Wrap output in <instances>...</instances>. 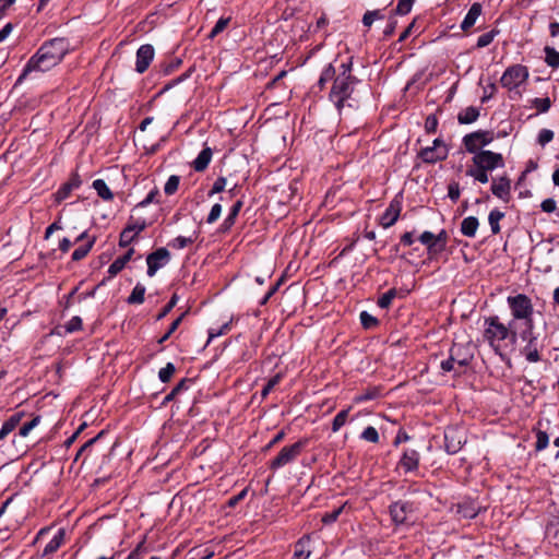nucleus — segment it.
<instances>
[{"label": "nucleus", "mask_w": 559, "mask_h": 559, "mask_svg": "<svg viewBox=\"0 0 559 559\" xmlns=\"http://www.w3.org/2000/svg\"><path fill=\"white\" fill-rule=\"evenodd\" d=\"M353 61L352 58L346 62H342L336 74L335 68L329 63L321 72L318 81V86L323 90L325 84L333 80V84L329 94L330 100L334 104L338 111H341L345 103L352 98L355 86L359 80L352 74Z\"/></svg>", "instance_id": "1"}, {"label": "nucleus", "mask_w": 559, "mask_h": 559, "mask_svg": "<svg viewBox=\"0 0 559 559\" xmlns=\"http://www.w3.org/2000/svg\"><path fill=\"white\" fill-rule=\"evenodd\" d=\"M70 50V44L66 38L57 37L45 41L25 64L19 81L28 73L45 72L59 64Z\"/></svg>", "instance_id": "2"}, {"label": "nucleus", "mask_w": 559, "mask_h": 559, "mask_svg": "<svg viewBox=\"0 0 559 559\" xmlns=\"http://www.w3.org/2000/svg\"><path fill=\"white\" fill-rule=\"evenodd\" d=\"M513 324L510 322L508 325L502 323L497 316L485 318L484 320V340L495 350L496 354L502 356V353L510 344H514L516 340V332L512 330Z\"/></svg>", "instance_id": "3"}, {"label": "nucleus", "mask_w": 559, "mask_h": 559, "mask_svg": "<svg viewBox=\"0 0 559 559\" xmlns=\"http://www.w3.org/2000/svg\"><path fill=\"white\" fill-rule=\"evenodd\" d=\"M507 304L511 311L512 324H514L515 321H523L525 329H534V306L527 295L518 294L515 296H509Z\"/></svg>", "instance_id": "4"}, {"label": "nucleus", "mask_w": 559, "mask_h": 559, "mask_svg": "<svg viewBox=\"0 0 559 559\" xmlns=\"http://www.w3.org/2000/svg\"><path fill=\"white\" fill-rule=\"evenodd\" d=\"M307 444L308 440L305 439L284 447L277 456L270 462V468L276 471L294 462L301 454Z\"/></svg>", "instance_id": "5"}, {"label": "nucleus", "mask_w": 559, "mask_h": 559, "mask_svg": "<svg viewBox=\"0 0 559 559\" xmlns=\"http://www.w3.org/2000/svg\"><path fill=\"white\" fill-rule=\"evenodd\" d=\"M528 79V70L525 66L514 64L509 67L502 74L500 83L509 91L518 88Z\"/></svg>", "instance_id": "6"}, {"label": "nucleus", "mask_w": 559, "mask_h": 559, "mask_svg": "<svg viewBox=\"0 0 559 559\" xmlns=\"http://www.w3.org/2000/svg\"><path fill=\"white\" fill-rule=\"evenodd\" d=\"M473 165L481 170L493 171L503 168L506 163L502 154L492 151H479L473 156Z\"/></svg>", "instance_id": "7"}, {"label": "nucleus", "mask_w": 559, "mask_h": 559, "mask_svg": "<svg viewBox=\"0 0 559 559\" xmlns=\"http://www.w3.org/2000/svg\"><path fill=\"white\" fill-rule=\"evenodd\" d=\"M449 155V148L441 139H435L431 146L420 150L418 156L424 163L435 164L444 160Z\"/></svg>", "instance_id": "8"}, {"label": "nucleus", "mask_w": 559, "mask_h": 559, "mask_svg": "<svg viewBox=\"0 0 559 559\" xmlns=\"http://www.w3.org/2000/svg\"><path fill=\"white\" fill-rule=\"evenodd\" d=\"M493 140V135L490 131L478 130L466 134L463 138V144L468 153L474 155L481 151L480 148L490 144Z\"/></svg>", "instance_id": "9"}, {"label": "nucleus", "mask_w": 559, "mask_h": 559, "mask_svg": "<svg viewBox=\"0 0 559 559\" xmlns=\"http://www.w3.org/2000/svg\"><path fill=\"white\" fill-rule=\"evenodd\" d=\"M534 329H525L520 337L526 342L524 347L521 349V354L525 357L528 362H538L540 360L537 336L533 332Z\"/></svg>", "instance_id": "10"}, {"label": "nucleus", "mask_w": 559, "mask_h": 559, "mask_svg": "<svg viewBox=\"0 0 559 559\" xmlns=\"http://www.w3.org/2000/svg\"><path fill=\"white\" fill-rule=\"evenodd\" d=\"M415 510L414 503L400 500L390 506V515L396 525H401L408 522Z\"/></svg>", "instance_id": "11"}, {"label": "nucleus", "mask_w": 559, "mask_h": 559, "mask_svg": "<svg viewBox=\"0 0 559 559\" xmlns=\"http://www.w3.org/2000/svg\"><path fill=\"white\" fill-rule=\"evenodd\" d=\"M170 261V253L166 248H158L146 257L147 275L153 277L156 272Z\"/></svg>", "instance_id": "12"}, {"label": "nucleus", "mask_w": 559, "mask_h": 559, "mask_svg": "<svg viewBox=\"0 0 559 559\" xmlns=\"http://www.w3.org/2000/svg\"><path fill=\"white\" fill-rule=\"evenodd\" d=\"M463 443H465V438L463 436L462 430L455 427H448L444 431V449L449 454L457 453Z\"/></svg>", "instance_id": "13"}, {"label": "nucleus", "mask_w": 559, "mask_h": 559, "mask_svg": "<svg viewBox=\"0 0 559 559\" xmlns=\"http://www.w3.org/2000/svg\"><path fill=\"white\" fill-rule=\"evenodd\" d=\"M491 192L500 200L508 202L511 197V181L507 176L495 178L491 182Z\"/></svg>", "instance_id": "14"}, {"label": "nucleus", "mask_w": 559, "mask_h": 559, "mask_svg": "<svg viewBox=\"0 0 559 559\" xmlns=\"http://www.w3.org/2000/svg\"><path fill=\"white\" fill-rule=\"evenodd\" d=\"M154 58V48L152 45H142L136 51L135 70L139 73H143L150 67Z\"/></svg>", "instance_id": "15"}, {"label": "nucleus", "mask_w": 559, "mask_h": 559, "mask_svg": "<svg viewBox=\"0 0 559 559\" xmlns=\"http://www.w3.org/2000/svg\"><path fill=\"white\" fill-rule=\"evenodd\" d=\"M401 213V203L396 200H393L390 205L386 207L384 213L380 217V225L383 228H389L393 226L399 219Z\"/></svg>", "instance_id": "16"}, {"label": "nucleus", "mask_w": 559, "mask_h": 559, "mask_svg": "<svg viewBox=\"0 0 559 559\" xmlns=\"http://www.w3.org/2000/svg\"><path fill=\"white\" fill-rule=\"evenodd\" d=\"M419 453L414 449H406L403 452V455L400 460V467L403 468L406 473L414 472L418 468L419 465Z\"/></svg>", "instance_id": "17"}, {"label": "nucleus", "mask_w": 559, "mask_h": 559, "mask_svg": "<svg viewBox=\"0 0 559 559\" xmlns=\"http://www.w3.org/2000/svg\"><path fill=\"white\" fill-rule=\"evenodd\" d=\"M481 12V4L478 2L473 3L461 23L462 31L466 32L472 28L475 25L477 19L480 16Z\"/></svg>", "instance_id": "18"}, {"label": "nucleus", "mask_w": 559, "mask_h": 559, "mask_svg": "<svg viewBox=\"0 0 559 559\" xmlns=\"http://www.w3.org/2000/svg\"><path fill=\"white\" fill-rule=\"evenodd\" d=\"M133 253L134 249L130 248L122 257L117 258L108 267V276L115 277L120 273L124 269L126 264L131 260Z\"/></svg>", "instance_id": "19"}, {"label": "nucleus", "mask_w": 559, "mask_h": 559, "mask_svg": "<svg viewBox=\"0 0 559 559\" xmlns=\"http://www.w3.org/2000/svg\"><path fill=\"white\" fill-rule=\"evenodd\" d=\"M24 417L23 412H17L10 416L3 424L0 429V441H2L10 432H12L17 425L21 423Z\"/></svg>", "instance_id": "20"}, {"label": "nucleus", "mask_w": 559, "mask_h": 559, "mask_svg": "<svg viewBox=\"0 0 559 559\" xmlns=\"http://www.w3.org/2000/svg\"><path fill=\"white\" fill-rule=\"evenodd\" d=\"M212 150L210 147H204L193 160L192 166L195 171H203L207 168L209 164L212 160Z\"/></svg>", "instance_id": "21"}, {"label": "nucleus", "mask_w": 559, "mask_h": 559, "mask_svg": "<svg viewBox=\"0 0 559 559\" xmlns=\"http://www.w3.org/2000/svg\"><path fill=\"white\" fill-rule=\"evenodd\" d=\"M64 536H66L64 530L63 528L58 530V532L53 535V537L50 539V542L45 546V548L43 550V556H48V555L56 552L60 548V546L63 544Z\"/></svg>", "instance_id": "22"}, {"label": "nucleus", "mask_w": 559, "mask_h": 559, "mask_svg": "<svg viewBox=\"0 0 559 559\" xmlns=\"http://www.w3.org/2000/svg\"><path fill=\"white\" fill-rule=\"evenodd\" d=\"M479 222L475 216H467L461 223V233L469 238L475 237Z\"/></svg>", "instance_id": "23"}, {"label": "nucleus", "mask_w": 559, "mask_h": 559, "mask_svg": "<svg viewBox=\"0 0 559 559\" xmlns=\"http://www.w3.org/2000/svg\"><path fill=\"white\" fill-rule=\"evenodd\" d=\"M478 117L479 109L474 106H469L459 112L457 121L461 124H469L475 122L478 119Z\"/></svg>", "instance_id": "24"}, {"label": "nucleus", "mask_w": 559, "mask_h": 559, "mask_svg": "<svg viewBox=\"0 0 559 559\" xmlns=\"http://www.w3.org/2000/svg\"><path fill=\"white\" fill-rule=\"evenodd\" d=\"M310 554L311 550L309 537L300 538L295 546L294 559H308Z\"/></svg>", "instance_id": "25"}, {"label": "nucleus", "mask_w": 559, "mask_h": 559, "mask_svg": "<svg viewBox=\"0 0 559 559\" xmlns=\"http://www.w3.org/2000/svg\"><path fill=\"white\" fill-rule=\"evenodd\" d=\"M461 350H462V347L459 345H453L451 347L449 358L441 362V369L444 372H450V371L459 372L454 360L456 359L457 352H461Z\"/></svg>", "instance_id": "26"}, {"label": "nucleus", "mask_w": 559, "mask_h": 559, "mask_svg": "<svg viewBox=\"0 0 559 559\" xmlns=\"http://www.w3.org/2000/svg\"><path fill=\"white\" fill-rule=\"evenodd\" d=\"M419 241L427 247V250L430 254H437L440 252V248H437L435 234H432L431 231H424L419 236Z\"/></svg>", "instance_id": "27"}, {"label": "nucleus", "mask_w": 559, "mask_h": 559, "mask_svg": "<svg viewBox=\"0 0 559 559\" xmlns=\"http://www.w3.org/2000/svg\"><path fill=\"white\" fill-rule=\"evenodd\" d=\"M93 188L97 192L98 197L102 198L105 201H110L114 198V194L105 180L103 179H96L92 183Z\"/></svg>", "instance_id": "28"}, {"label": "nucleus", "mask_w": 559, "mask_h": 559, "mask_svg": "<svg viewBox=\"0 0 559 559\" xmlns=\"http://www.w3.org/2000/svg\"><path fill=\"white\" fill-rule=\"evenodd\" d=\"M146 288L143 284L138 283L131 294L129 295L127 301L130 305H141L144 302V296H145Z\"/></svg>", "instance_id": "29"}, {"label": "nucleus", "mask_w": 559, "mask_h": 559, "mask_svg": "<svg viewBox=\"0 0 559 559\" xmlns=\"http://www.w3.org/2000/svg\"><path fill=\"white\" fill-rule=\"evenodd\" d=\"M94 243H95V237H92L84 245L78 247L72 252V257H71L72 261H80V260L84 259L88 254V252L92 250Z\"/></svg>", "instance_id": "30"}, {"label": "nucleus", "mask_w": 559, "mask_h": 559, "mask_svg": "<svg viewBox=\"0 0 559 559\" xmlns=\"http://www.w3.org/2000/svg\"><path fill=\"white\" fill-rule=\"evenodd\" d=\"M504 217V213L499 211L498 209L491 210L488 215V222L490 225L491 233L493 235L500 233L499 222Z\"/></svg>", "instance_id": "31"}, {"label": "nucleus", "mask_w": 559, "mask_h": 559, "mask_svg": "<svg viewBox=\"0 0 559 559\" xmlns=\"http://www.w3.org/2000/svg\"><path fill=\"white\" fill-rule=\"evenodd\" d=\"M241 206H242L241 201H237L231 206L227 217L224 219L223 225H222L225 230L229 229L235 224V219H236L237 215L239 214Z\"/></svg>", "instance_id": "32"}, {"label": "nucleus", "mask_w": 559, "mask_h": 559, "mask_svg": "<svg viewBox=\"0 0 559 559\" xmlns=\"http://www.w3.org/2000/svg\"><path fill=\"white\" fill-rule=\"evenodd\" d=\"M231 323H233V319H230L229 321L225 322L219 328H211V329H209V340H207V343H210L214 338H216L218 336H222V335H225L227 332H229L230 329H231Z\"/></svg>", "instance_id": "33"}, {"label": "nucleus", "mask_w": 559, "mask_h": 559, "mask_svg": "<svg viewBox=\"0 0 559 559\" xmlns=\"http://www.w3.org/2000/svg\"><path fill=\"white\" fill-rule=\"evenodd\" d=\"M488 173L489 171L481 170L479 167L474 166L467 169L466 175L480 183H487L489 181Z\"/></svg>", "instance_id": "34"}, {"label": "nucleus", "mask_w": 559, "mask_h": 559, "mask_svg": "<svg viewBox=\"0 0 559 559\" xmlns=\"http://www.w3.org/2000/svg\"><path fill=\"white\" fill-rule=\"evenodd\" d=\"M545 51V61L549 67L558 68L559 67V52L549 46L544 48Z\"/></svg>", "instance_id": "35"}, {"label": "nucleus", "mask_w": 559, "mask_h": 559, "mask_svg": "<svg viewBox=\"0 0 559 559\" xmlns=\"http://www.w3.org/2000/svg\"><path fill=\"white\" fill-rule=\"evenodd\" d=\"M350 408L343 409L336 414L332 421V431L337 432L347 421Z\"/></svg>", "instance_id": "36"}, {"label": "nucleus", "mask_w": 559, "mask_h": 559, "mask_svg": "<svg viewBox=\"0 0 559 559\" xmlns=\"http://www.w3.org/2000/svg\"><path fill=\"white\" fill-rule=\"evenodd\" d=\"M535 435H536L535 450L538 452L545 450L549 444L548 433L544 430L536 429Z\"/></svg>", "instance_id": "37"}, {"label": "nucleus", "mask_w": 559, "mask_h": 559, "mask_svg": "<svg viewBox=\"0 0 559 559\" xmlns=\"http://www.w3.org/2000/svg\"><path fill=\"white\" fill-rule=\"evenodd\" d=\"M397 292L395 288H391L388 292H385L383 295H381L378 299V306L382 309H386L392 304V300L396 297Z\"/></svg>", "instance_id": "38"}, {"label": "nucleus", "mask_w": 559, "mask_h": 559, "mask_svg": "<svg viewBox=\"0 0 559 559\" xmlns=\"http://www.w3.org/2000/svg\"><path fill=\"white\" fill-rule=\"evenodd\" d=\"M195 239H197V237L178 236L169 242V246L174 249L181 250V249L186 248L187 246L193 243Z\"/></svg>", "instance_id": "39"}, {"label": "nucleus", "mask_w": 559, "mask_h": 559, "mask_svg": "<svg viewBox=\"0 0 559 559\" xmlns=\"http://www.w3.org/2000/svg\"><path fill=\"white\" fill-rule=\"evenodd\" d=\"M179 183H180V177L177 176V175H171L167 179V181H166V183L164 186V192L167 195L174 194L178 190Z\"/></svg>", "instance_id": "40"}, {"label": "nucleus", "mask_w": 559, "mask_h": 559, "mask_svg": "<svg viewBox=\"0 0 559 559\" xmlns=\"http://www.w3.org/2000/svg\"><path fill=\"white\" fill-rule=\"evenodd\" d=\"M360 438L371 443H378L380 439L378 430L372 426L365 428L360 435Z\"/></svg>", "instance_id": "41"}, {"label": "nucleus", "mask_w": 559, "mask_h": 559, "mask_svg": "<svg viewBox=\"0 0 559 559\" xmlns=\"http://www.w3.org/2000/svg\"><path fill=\"white\" fill-rule=\"evenodd\" d=\"M82 319L79 316H74L64 324V333L70 334L80 331L82 330Z\"/></svg>", "instance_id": "42"}, {"label": "nucleus", "mask_w": 559, "mask_h": 559, "mask_svg": "<svg viewBox=\"0 0 559 559\" xmlns=\"http://www.w3.org/2000/svg\"><path fill=\"white\" fill-rule=\"evenodd\" d=\"M175 371H176L175 365L173 362H168L164 368H162L158 371V379L162 382L166 383L171 379Z\"/></svg>", "instance_id": "43"}, {"label": "nucleus", "mask_w": 559, "mask_h": 559, "mask_svg": "<svg viewBox=\"0 0 559 559\" xmlns=\"http://www.w3.org/2000/svg\"><path fill=\"white\" fill-rule=\"evenodd\" d=\"M532 105L537 109L538 112L544 114L547 112L551 106V102L548 97L545 98H534L532 100Z\"/></svg>", "instance_id": "44"}, {"label": "nucleus", "mask_w": 559, "mask_h": 559, "mask_svg": "<svg viewBox=\"0 0 559 559\" xmlns=\"http://www.w3.org/2000/svg\"><path fill=\"white\" fill-rule=\"evenodd\" d=\"M360 323L365 329H372L378 324L377 318L367 311L360 313Z\"/></svg>", "instance_id": "45"}, {"label": "nucleus", "mask_w": 559, "mask_h": 559, "mask_svg": "<svg viewBox=\"0 0 559 559\" xmlns=\"http://www.w3.org/2000/svg\"><path fill=\"white\" fill-rule=\"evenodd\" d=\"M497 34H498V32L490 31V32H487V33L480 35L477 39V47L484 48V47L489 46L492 43V40Z\"/></svg>", "instance_id": "46"}, {"label": "nucleus", "mask_w": 559, "mask_h": 559, "mask_svg": "<svg viewBox=\"0 0 559 559\" xmlns=\"http://www.w3.org/2000/svg\"><path fill=\"white\" fill-rule=\"evenodd\" d=\"M40 423V417L39 416H36L34 417L31 421L24 424L21 428H20V431H19V435L21 437H27L29 435V432L36 427L38 426V424Z\"/></svg>", "instance_id": "47"}, {"label": "nucleus", "mask_w": 559, "mask_h": 559, "mask_svg": "<svg viewBox=\"0 0 559 559\" xmlns=\"http://www.w3.org/2000/svg\"><path fill=\"white\" fill-rule=\"evenodd\" d=\"M554 132L549 129H542L539 132H538V135H537V143L542 146H545L546 144H548L549 142L552 141L554 139Z\"/></svg>", "instance_id": "48"}, {"label": "nucleus", "mask_w": 559, "mask_h": 559, "mask_svg": "<svg viewBox=\"0 0 559 559\" xmlns=\"http://www.w3.org/2000/svg\"><path fill=\"white\" fill-rule=\"evenodd\" d=\"M414 0H399L395 12L399 15H405L411 12Z\"/></svg>", "instance_id": "49"}, {"label": "nucleus", "mask_w": 559, "mask_h": 559, "mask_svg": "<svg viewBox=\"0 0 559 559\" xmlns=\"http://www.w3.org/2000/svg\"><path fill=\"white\" fill-rule=\"evenodd\" d=\"M185 317V313H182L180 317H178L169 326L168 331L158 340L159 344H163L166 342L170 335L178 329L180 325L182 318Z\"/></svg>", "instance_id": "50"}, {"label": "nucleus", "mask_w": 559, "mask_h": 559, "mask_svg": "<svg viewBox=\"0 0 559 559\" xmlns=\"http://www.w3.org/2000/svg\"><path fill=\"white\" fill-rule=\"evenodd\" d=\"M127 228L134 233V236L136 237L141 231H143L146 228V222L145 219H136L132 223H129L127 225Z\"/></svg>", "instance_id": "51"}, {"label": "nucleus", "mask_w": 559, "mask_h": 559, "mask_svg": "<svg viewBox=\"0 0 559 559\" xmlns=\"http://www.w3.org/2000/svg\"><path fill=\"white\" fill-rule=\"evenodd\" d=\"M281 381V374H275L274 377H272L271 379H269V381L266 382V384L264 385L261 394H262V397H265L270 394V392L280 383Z\"/></svg>", "instance_id": "52"}, {"label": "nucleus", "mask_w": 559, "mask_h": 559, "mask_svg": "<svg viewBox=\"0 0 559 559\" xmlns=\"http://www.w3.org/2000/svg\"><path fill=\"white\" fill-rule=\"evenodd\" d=\"M229 23V19H224V17H221L216 24L214 25V27L212 28L211 33H210V38H214L215 36H217L219 33H222L228 25Z\"/></svg>", "instance_id": "53"}, {"label": "nucleus", "mask_w": 559, "mask_h": 559, "mask_svg": "<svg viewBox=\"0 0 559 559\" xmlns=\"http://www.w3.org/2000/svg\"><path fill=\"white\" fill-rule=\"evenodd\" d=\"M135 236L134 233H131L127 227L121 231L120 239H119V246L120 247H128L133 240Z\"/></svg>", "instance_id": "54"}, {"label": "nucleus", "mask_w": 559, "mask_h": 559, "mask_svg": "<svg viewBox=\"0 0 559 559\" xmlns=\"http://www.w3.org/2000/svg\"><path fill=\"white\" fill-rule=\"evenodd\" d=\"M221 214H222V205L219 203L214 204L206 217V223L207 224L215 223L219 218Z\"/></svg>", "instance_id": "55"}, {"label": "nucleus", "mask_w": 559, "mask_h": 559, "mask_svg": "<svg viewBox=\"0 0 559 559\" xmlns=\"http://www.w3.org/2000/svg\"><path fill=\"white\" fill-rule=\"evenodd\" d=\"M225 187H226V178L225 177H218L214 181L209 195L211 197L213 194H216V193H219V192L224 191Z\"/></svg>", "instance_id": "56"}, {"label": "nucleus", "mask_w": 559, "mask_h": 559, "mask_svg": "<svg viewBox=\"0 0 559 559\" xmlns=\"http://www.w3.org/2000/svg\"><path fill=\"white\" fill-rule=\"evenodd\" d=\"M461 190L457 182H451L448 187V197L453 201L456 202L460 199Z\"/></svg>", "instance_id": "57"}, {"label": "nucleus", "mask_w": 559, "mask_h": 559, "mask_svg": "<svg viewBox=\"0 0 559 559\" xmlns=\"http://www.w3.org/2000/svg\"><path fill=\"white\" fill-rule=\"evenodd\" d=\"M177 301H178V297H177V295H174L170 298V300L168 301V304L158 313L157 320H162L164 317H166L171 311V309L177 305Z\"/></svg>", "instance_id": "58"}, {"label": "nucleus", "mask_w": 559, "mask_h": 559, "mask_svg": "<svg viewBox=\"0 0 559 559\" xmlns=\"http://www.w3.org/2000/svg\"><path fill=\"white\" fill-rule=\"evenodd\" d=\"M379 17H381L379 11H367L364 14L362 23H364L365 26L369 27V26L372 25L374 20L379 19Z\"/></svg>", "instance_id": "59"}, {"label": "nucleus", "mask_w": 559, "mask_h": 559, "mask_svg": "<svg viewBox=\"0 0 559 559\" xmlns=\"http://www.w3.org/2000/svg\"><path fill=\"white\" fill-rule=\"evenodd\" d=\"M437 248H440V252L444 250L448 241V234L444 229H441L438 235H435Z\"/></svg>", "instance_id": "60"}, {"label": "nucleus", "mask_w": 559, "mask_h": 559, "mask_svg": "<svg viewBox=\"0 0 559 559\" xmlns=\"http://www.w3.org/2000/svg\"><path fill=\"white\" fill-rule=\"evenodd\" d=\"M540 209L543 212L552 213L557 209V203L551 198L545 199L540 204Z\"/></svg>", "instance_id": "61"}, {"label": "nucleus", "mask_w": 559, "mask_h": 559, "mask_svg": "<svg viewBox=\"0 0 559 559\" xmlns=\"http://www.w3.org/2000/svg\"><path fill=\"white\" fill-rule=\"evenodd\" d=\"M437 127H438V120L435 116L430 115L426 118V121H425V129L428 133H433L436 132L437 130Z\"/></svg>", "instance_id": "62"}, {"label": "nucleus", "mask_w": 559, "mask_h": 559, "mask_svg": "<svg viewBox=\"0 0 559 559\" xmlns=\"http://www.w3.org/2000/svg\"><path fill=\"white\" fill-rule=\"evenodd\" d=\"M62 229V225L60 223V221H56L53 222L52 224H50L46 230H45V236L44 238L45 239H49V237L57 230H61Z\"/></svg>", "instance_id": "63"}, {"label": "nucleus", "mask_w": 559, "mask_h": 559, "mask_svg": "<svg viewBox=\"0 0 559 559\" xmlns=\"http://www.w3.org/2000/svg\"><path fill=\"white\" fill-rule=\"evenodd\" d=\"M496 92V85L493 83H490L488 86L484 90V95L481 96V103H486L489 100Z\"/></svg>", "instance_id": "64"}]
</instances>
